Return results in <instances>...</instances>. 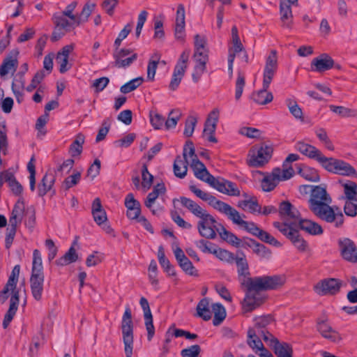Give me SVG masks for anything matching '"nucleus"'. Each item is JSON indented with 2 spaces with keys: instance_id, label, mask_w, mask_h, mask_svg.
I'll return each mask as SVG.
<instances>
[{
  "instance_id": "obj_61",
  "label": "nucleus",
  "mask_w": 357,
  "mask_h": 357,
  "mask_svg": "<svg viewBox=\"0 0 357 357\" xmlns=\"http://www.w3.org/2000/svg\"><path fill=\"white\" fill-rule=\"evenodd\" d=\"M142 185L145 188H150L153 183V176L150 174L148 171V167L146 164L142 165Z\"/></svg>"
},
{
  "instance_id": "obj_32",
  "label": "nucleus",
  "mask_w": 357,
  "mask_h": 357,
  "mask_svg": "<svg viewBox=\"0 0 357 357\" xmlns=\"http://www.w3.org/2000/svg\"><path fill=\"white\" fill-rule=\"evenodd\" d=\"M257 333V331H256L255 328H250L248 330L247 343L256 354H258L257 351H261L265 347Z\"/></svg>"
},
{
  "instance_id": "obj_63",
  "label": "nucleus",
  "mask_w": 357,
  "mask_h": 357,
  "mask_svg": "<svg viewBox=\"0 0 357 357\" xmlns=\"http://www.w3.org/2000/svg\"><path fill=\"white\" fill-rule=\"evenodd\" d=\"M201 353V347L198 344L192 345L181 351L182 357H198Z\"/></svg>"
},
{
  "instance_id": "obj_13",
  "label": "nucleus",
  "mask_w": 357,
  "mask_h": 357,
  "mask_svg": "<svg viewBox=\"0 0 357 357\" xmlns=\"http://www.w3.org/2000/svg\"><path fill=\"white\" fill-rule=\"evenodd\" d=\"M219 111L217 109H213L209 114L204 123V128L203 130V135L207 137L208 141L213 143L218 142L215 137V132L216 130L217 123L218 121Z\"/></svg>"
},
{
  "instance_id": "obj_35",
  "label": "nucleus",
  "mask_w": 357,
  "mask_h": 357,
  "mask_svg": "<svg viewBox=\"0 0 357 357\" xmlns=\"http://www.w3.org/2000/svg\"><path fill=\"white\" fill-rule=\"evenodd\" d=\"M197 316L204 321H208L211 318V312L209 307V301L206 298H202L197 305Z\"/></svg>"
},
{
  "instance_id": "obj_36",
  "label": "nucleus",
  "mask_w": 357,
  "mask_h": 357,
  "mask_svg": "<svg viewBox=\"0 0 357 357\" xmlns=\"http://www.w3.org/2000/svg\"><path fill=\"white\" fill-rule=\"evenodd\" d=\"M290 238L289 240L294 245L296 249L300 252H305L308 247L307 242L300 234L299 231L296 229L293 234H289Z\"/></svg>"
},
{
  "instance_id": "obj_3",
  "label": "nucleus",
  "mask_w": 357,
  "mask_h": 357,
  "mask_svg": "<svg viewBox=\"0 0 357 357\" xmlns=\"http://www.w3.org/2000/svg\"><path fill=\"white\" fill-rule=\"evenodd\" d=\"M189 189L197 197L204 202H207L213 208L227 215L228 219L231 220L234 224L238 226L243 225L244 220H242L241 215L238 211L231 207L229 204L218 199L215 196L208 192L202 191L195 185H190Z\"/></svg>"
},
{
  "instance_id": "obj_21",
  "label": "nucleus",
  "mask_w": 357,
  "mask_h": 357,
  "mask_svg": "<svg viewBox=\"0 0 357 357\" xmlns=\"http://www.w3.org/2000/svg\"><path fill=\"white\" fill-rule=\"evenodd\" d=\"M19 52L17 50L11 51L8 55L3 59L0 66V76L4 77L10 71L15 72L18 66L17 56Z\"/></svg>"
},
{
  "instance_id": "obj_12",
  "label": "nucleus",
  "mask_w": 357,
  "mask_h": 357,
  "mask_svg": "<svg viewBox=\"0 0 357 357\" xmlns=\"http://www.w3.org/2000/svg\"><path fill=\"white\" fill-rule=\"evenodd\" d=\"M295 149L301 154L310 159L316 160L321 165L325 155L314 146L299 141L296 143Z\"/></svg>"
},
{
  "instance_id": "obj_54",
  "label": "nucleus",
  "mask_w": 357,
  "mask_h": 357,
  "mask_svg": "<svg viewBox=\"0 0 357 357\" xmlns=\"http://www.w3.org/2000/svg\"><path fill=\"white\" fill-rule=\"evenodd\" d=\"M195 245L202 252L213 255L217 248L215 244L204 239L196 241Z\"/></svg>"
},
{
  "instance_id": "obj_40",
  "label": "nucleus",
  "mask_w": 357,
  "mask_h": 357,
  "mask_svg": "<svg viewBox=\"0 0 357 357\" xmlns=\"http://www.w3.org/2000/svg\"><path fill=\"white\" fill-rule=\"evenodd\" d=\"M95 8H96L95 3H86L84 6L80 14L79 15H77L76 20L75 21V25L78 26L81 24L87 22L89 17L91 15L92 12L94 10Z\"/></svg>"
},
{
  "instance_id": "obj_8",
  "label": "nucleus",
  "mask_w": 357,
  "mask_h": 357,
  "mask_svg": "<svg viewBox=\"0 0 357 357\" xmlns=\"http://www.w3.org/2000/svg\"><path fill=\"white\" fill-rule=\"evenodd\" d=\"M303 189L305 192L310 190V197L308 201L309 208L317 206L324 203L332 202V199L328 194L325 188L320 185L312 186L310 185H301L300 190Z\"/></svg>"
},
{
  "instance_id": "obj_26",
  "label": "nucleus",
  "mask_w": 357,
  "mask_h": 357,
  "mask_svg": "<svg viewBox=\"0 0 357 357\" xmlns=\"http://www.w3.org/2000/svg\"><path fill=\"white\" fill-rule=\"evenodd\" d=\"M24 209V200L23 197H20L12 210L11 215L9 218L10 225L17 226V225L22 222Z\"/></svg>"
},
{
  "instance_id": "obj_43",
  "label": "nucleus",
  "mask_w": 357,
  "mask_h": 357,
  "mask_svg": "<svg viewBox=\"0 0 357 357\" xmlns=\"http://www.w3.org/2000/svg\"><path fill=\"white\" fill-rule=\"evenodd\" d=\"M346 199L357 201V183L348 181L342 184Z\"/></svg>"
},
{
  "instance_id": "obj_22",
  "label": "nucleus",
  "mask_w": 357,
  "mask_h": 357,
  "mask_svg": "<svg viewBox=\"0 0 357 357\" xmlns=\"http://www.w3.org/2000/svg\"><path fill=\"white\" fill-rule=\"evenodd\" d=\"M20 302V291H15L13 292V294L11 295L10 299V306L6 312V314L4 315V318L3 320L2 326L3 328H6L11 321L13 320V317H15L17 310L18 309Z\"/></svg>"
},
{
  "instance_id": "obj_42",
  "label": "nucleus",
  "mask_w": 357,
  "mask_h": 357,
  "mask_svg": "<svg viewBox=\"0 0 357 357\" xmlns=\"http://www.w3.org/2000/svg\"><path fill=\"white\" fill-rule=\"evenodd\" d=\"M212 310L214 312L213 324L215 326H219L226 317L225 308L220 303H214L212 305Z\"/></svg>"
},
{
  "instance_id": "obj_56",
  "label": "nucleus",
  "mask_w": 357,
  "mask_h": 357,
  "mask_svg": "<svg viewBox=\"0 0 357 357\" xmlns=\"http://www.w3.org/2000/svg\"><path fill=\"white\" fill-rule=\"evenodd\" d=\"M257 237L259 238L261 241L274 245L275 247L281 246V243L277 239H275L267 231L262 230L261 229H260L259 231L258 232Z\"/></svg>"
},
{
  "instance_id": "obj_55",
  "label": "nucleus",
  "mask_w": 357,
  "mask_h": 357,
  "mask_svg": "<svg viewBox=\"0 0 357 357\" xmlns=\"http://www.w3.org/2000/svg\"><path fill=\"white\" fill-rule=\"evenodd\" d=\"M286 104L289 108L290 113L298 119L303 120V112L297 102L291 99H287Z\"/></svg>"
},
{
  "instance_id": "obj_53",
  "label": "nucleus",
  "mask_w": 357,
  "mask_h": 357,
  "mask_svg": "<svg viewBox=\"0 0 357 357\" xmlns=\"http://www.w3.org/2000/svg\"><path fill=\"white\" fill-rule=\"evenodd\" d=\"M213 255L219 259L229 263H232L235 259V256L232 252L218 246L213 252Z\"/></svg>"
},
{
  "instance_id": "obj_27",
  "label": "nucleus",
  "mask_w": 357,
  "mask_h": 357,
  "mask_svg": "<svg viewBox=\"0 0 357 357\" xmlns=\"http://www.w3.org/2000/svg\"><path fill=\"white\" fill-rule=\"evenodd\" d=\"M280 173L281 169L280 168H275L271 174L266 176L261 181L262 190L265 192L273 190L279 182Z\"/></svg>"
},
{
  "instance_id": "obj_18",
  "label": "nucleus",
  "mask_w": 357,
  "mask_h": 357,
  "mask_svg": "<svg viewBox=\"0 0 357 357\" xmlns=\"http://www.w3.org/2000/svg\"><path fill=\"white\" fill-rule=\"evenodd\" d=\"M279 213L282 217H287L292 225H297L301 215L298 210L289 201H283L279 206Z\"/></svg>"
},
{
  "instance_id": "obj_10",
  "label": "nucleus",
  "mask_w": 357,
  "mask_h": 357,
  "mask_svg": "<svg viewBox=\"0 0 357 357\" xmlns=\"http://www.w3.org/2000/svg\"><path fill=\"white\" fill-rule=\"evenodd\" d=\"M215 218L209 213L205 215L197 223L199 234L208 239H214L216 237V228H220Z\"/></svg>"
},
{
  "instance_id": "obj_33",
  "label": "nucleus",
  "mask_w": 357,
  "mask_h": 357,
  "mask_svg": "<svg viewBox=\"0 0 357 357\" xmlns=\"http://www.w3.org/2000/svg\"><path fill=\"white\" fill-rule=\"evenodd\" d=\"M220 228H216L220 238L236 248H239L241 239L234 234L227 231L223 225L219 224Z\"/></svg>"
},
{
  "instance_id": "obj_5",
  "label": "nucleus",
  "mask_w": 357,
  "mask_h": 357,
  "mask_svg": "<svg viewBox=\"0 0 357 357\" xmlns=\"http://www.w3.org/2000/svg\"><path fill=\"white\" fill-rule=\"evenodd\" d=\"M321 166L327 172L333 174L357 178V171L356 169L349 163L342 160L325 156Z\"/></svg>"
},
{
  "instance_id": "obj_62",
  "label": "nucleus",
  "mask_w": 357,
  "mask_h": 357,
  "mask_svg": "<svg viewBox=\"0 0 357 357\" xmlns=\"http://www.w3.org/2000/svg\"><path fill=\"white\" fill-rule=\"evenodd\" d=\"M111 123L109 119H105L102 123V127L99 129L98 135L96 138V142L102 141L107 136L109 129Z\"/></svg>"
},
{
  "instance_id": "obj_1",
  "label": "nucleus",
  "mask_w": 357,
  "mask_h": 357,
  "mask_svg": "<svg viewBox=\"0 0 357 357\" xmlns=\"http://www.w3.org/2000/svg\"><path fill=\"white\" fill-rule=\"evenodd\" d=\"M284 282V278L278 275L253 278L252 282H249L250 287L246 291L243 301V310L252 312L259 307L265 301V297L261 294V291L277 289L281 287Z\"/></svg>"
},
{
  "instance_id": "obj_59",
  "label": "nucleus",
  "mask_w": 357,
  "mask_h": 357,
  "mask_svg": "<svg viewBox=\"0 0 357 357\" xmlns=\"http://www.w3.org/2000/svg\"><path fill=\"white\" fill-rule=\"evenodd\" d=\"M149 116L151 123L155 129L158 130L163 126L165 119L162 115L155 111H151Z\"/></svg>"
},
{
  "instance_id": "obj_48",
  "label": "nucleus",
  "mask_w": 357,
  "mask_h": 357,
  "mask_svg": "<svg viewBox=\"0 0 357 357\" xmlns=\"http://www.w3.org/2000/svg\"><path fill=\"white\" fill-rule=\"evenodd\" d=\"M208 184L212 188H215V190H217L218 191H219L221 193L227 195V193L228 192V190L226 189V186H227L226 183L227 181V179H225L221 177L215 178V176H211V180L209 178V179H208Z\"/></svg>"
},
{
  "instance_id": "obj_15",
  "label": "nucleus",
  "mask_w": 357,
  "mask_h": 357,
  "mask_svg": "<svg viewBox=\"0 0 357 357\" xmlns=\"http://www.w3.org/2000/svg\"><path fill=\"white\" fill-rule=\"evenodd\" d=\"M273 153L272 147L264 145L261 146L257 155H252L248 161V165L250 167H262L264 164L267 163L271 158Z\"/></svg>"
},
{
  "instance_id": "obj_30",
  "label": "nucleus",
  "mask_w": 357,
  "mask_h": 357,
  "mask_svg": "<svg viewBox=\"0 0 357 357\" xmlns=\"http://www.w3.org/2000/svg\"><path fill=\"white\" fill-rule=\"evenodd\" d=\"M68 18L61 13H56L52 16V21L55 26L63 29L66 31H70L77 26L74 21L69 20Z\"/></svg>"
},
{
  "instance_id": "obj_37",
  "label": "nucleus",
  "mask_w": 357,
  "mask_h": 357,
  "mask_svg": "<svg viewBox=\"0 0 357 357\" xmlns=\"http://www.w3.org/2000/svg\"><path fill=\"white\" fill-rule=\"evenodd\" d=\"M78 259V255L75 248L72 245L66 254L56 261L58 266H66L75 262Z\"/></svg>"
},
{
  "instance_id": "obj_39",
  "label": "nucleus",
  "mask_w": 357,
  "mask_h": 357,
  "mask_svg": "<svg viewBox=\"0 0 357 357\" xmlns=\"http://www.w3.org/2000/svg\"><path fill=\"white\" fill-rule=\"evenodd\" d=\"M94 221L99 225L101 226L102 229L107 234H112L114 232L113 229L107 223V218L105 211H102L101 213L93 212L92 213Z\"/></svg>"
},
{
  "instance_id": "obj_14",
  "label": "nucleus",
  "mask_w": 357,
  "mask_h": 357,
  "mask_svg": "<svg viewBox=\"0 0 357 357\" xmlns=\"http://www.w3.org/2000/svg\"><path fill=\"white\" fill-rule=\"evenodd\" d=\"M341 255L343 259L351 263L357 262V248L351 239L344 238L339 241Z\"/></svg>"
},
{
  "instance_id": "obj_52",
  "label": "nucleus",
  "mask_w": 357,
  "mask_h": 357,
  "mask_svg": "<svg viewBox=\"0 0 357 357\" xmlns=\"http://www.w3.org/2000/svg\"><path fill=\"white\" fill-rule=\"evenodd\" d=\"M181 113L179 109H172L168 116V119L165 121L166 129L175 128L180 119Z\"/></svg>"
},
{
  "instance_id": "obj_9",
  "label": "nucleus",
  "mask_w": 357,
  "mask_h": 357,
  "mask_svg": "<svg viewBox=\"0 0 357 357\" xmlns=\"http://www.w3.org/2000/svg\"><path fill=\"white\" fill-rule=\"evenodd\" d=\"M234 261L237 266V272L238 280L241 283L242 288L245 291L248 290L250 287L249 282H252L253 278L250 277L249 271L248 264L243 252H241L240 255L235 257Z\"/></svg>"
},
{
  "instance_id": "obj_2",
  "label": "nucleus",
  "mask_w": 357,
  "mask_h": 357,
  "mask_svg": "<svg viewBox=\"0 0 357 357\" xmlns=\"http://www.w3.org/2000/svg\"><path fill=\"white\" fill-rule=\"evenodd\" d=\"M278 69V57L276 50H271L270 54L266 60L263 75V88L259 91L252 94L254 101L259 105H266L271 102L273 99L271 92L268 91V89L275 73Z\"/></svg>"
},
{
  "instance_id": "obj_29",
  "label": "nucleus",
  "mask_w": 357,
  "mask_h": 357,
  "mask_svg": "<svg viewBox=\"0 0 357 357\" xmlns=\"http://www.w3.org/2000/svg\"><path fill=\"white\" fill-rule=\"evenodd\" d=\"M290 4H287L285 0H280V20L282 22V26L286 28H291L293 15Z\"/></svg>"
},
{
  "instance_id": "obj_46",
  "label": "nucleus",
  "mask_w": 357,
  "mask_h": 357,
  "mask_svg": "<svg viewBox=\"0 0 357 357\" xmlns=\"http://www.w3.org/2000/svg\"><path fill=\"white\" fill-rule=\"evenodd\" d=\"M185 71L183 70L182 67H180L179 66H175L172 77L169 86L171 90L174 91L178 88L185 74Z\"/></svg>"
},
{
  "instance_id": "obj_4",
  "label": "nucleus",
  "mask_w": 357,
  "mask_h": 357,
  "mask_svg": "<svg viewBox=\"0 0 357 357\" xmlns=\"http://www.w3.org/2000/svg\"><path fill=\"white\" fill-rule=\"evenodd\" d=\"M331 202H326L310 208L312 213L322 221L334 223L335 227H341L344 223V215L342 212L335 213L330 206Z\"/></svg>"
},
{
  "instance_id": "obj_7",
  "label": "nucleus",
  "mask_w": 357,
  "mask_h": 357,
  "mask_svg": "<svg viewBox=\"0 0 357 357\" xmlns=\"http://www.w3.org/2000/svg\"><path fill=\"white\" fill-rule=\"evenodd\" d=\"M123 39L117 37L114 41V46L115 47L113 53L114 59V65L117 68H126L129 67L134 61L137 59V54L134 53L131 49L121 48L119 47Z\"/></svg>"
},
{
  "instance_id": "obj_51",
  "label": "nucleus",
  "mask_w": 357,
  "mask_h": 357,
  "mask_svg": "<svg viewBox=\"0 0 357 357\" xmlns=\"http://www.w3.org/2000/svg\"><path fill=\"white\" fill-rule=\"evenodd\" d=\"M143 81L144 79L142 77L135 78L121 86L120 91L123 93H128L139 87L142 84Z\"/></svg>"
},
{
  "instance_id": "obj_44",
  "label": "nucleus",
  "mask_w": 357,
  "mask_h": 357,
  "mask_svg": "<svg viewBox=\"0 0 357 357\" xmlns=\"http://www.w3.org/2000/svg\"><path fill=\"white\" fill-rule=\"evenodd\" d=\"M273 226L275 228L278 229L288 239L290 238L289 234H293L297 227V225H292L291 222L290 221L289 222H274Z\"/></svg>"
},
{
  "instance_id": "obj_16",
  "label": "nucleus",
  "mask_w": 357,
  "mask_h": 357,
  "mask_svg": "<svg viewBox=\"0 0 357 357\" xmlns=\"http://www.w3.org/2000/svg\"><path fill=\"white\" fill-rule=\"evenodd\" d=\"M335 61L328 54H321L312 59L310 65L311 70L322 73L331 69Z\"/></svg>"
},
{
  "instance_id": "obj_49",
  "label": "nucleus",
  "mask_w": 357,
  "mask_h": 357,
  "mask_svg": "<svg viewBox=\"0 0 357 357\" xmlns=\"http://www.w3.org/2000/svg\"><path fill=\"white\" fill-rule=\"evenodd\" d=\"M317 329L323 337L330 340H334L336 332L326 321H321L317 323Z\"/></svg>"
},
{
  "instance_id": "obj_41",
  "label": "nucleus",
  "mask_w": 357,
  "mask_h": 357,
  "mask_svg": "<svg viewBox=\"0 0 357 357\" xmlns=\"http://www.w3.org/2000/svg\"><path fill=\"white\" fill-rule=\"evenodd\" d=\"M25 79L24 76L22 74H16L12 82L11 88L13 93L15 94L17 100H19V96L22 97L23 93L20 91L21 89H24Z\"/></svg>"
},
{
  "instance_id": "obj_64",
  "label": "nucleus",
  "mask_w": 357,
  "mask_h": 357,
  "mask_svg": "<svg viewBox=\"0 0 357 357\" xmlns=\"http://www.w3.org/2000/svg\"><path fill=\"white\" fill-rule=\"evenodd\" d=\"M344 211L348 216L357 215V201L347 199L344 206Z\"/></svg>"
},
{
  "instance_id": "obj_38",
  "label": "nucleus",
  "mask_w": 357,
  "mask_h": 357,
  "mask_svg": "<svg viewBox=\"0 0 357 357\" xmlns=\"http://www.w3.org/2000/svg\"><path fill=\"white\" fill-rule=\"evenodd\" d=\"M31 275H44L41 254L37 249L33 252Z\"/></svg>"
},
{
  "instance_id": "obj_34",
  "label": "nucleus",
  "mask_w": 357,
  "mask_h": 357,
  "mask_svg": "<svg viewBox=\"0 0 357 357\" xmlns=\"http://www.w3.org/2000/svg\"><path fill=\"white\" fill-rule=\"evenodd\" d=\"M275 344L273 349L278 357H292V348L289 344L286 342L280 343L278 339L273 340Z\"/></svg>"
},
{
  "instance_id": "obj_47",
  "label": "nucleus",
  "mask_w": 357,
  "mask_h": 357,
  "mask_svg": "<svg viewBox=\"0 0 357 357\" xmlns=\"http://www.w3.org/2000/svg\"><path fill=\"white\" fill-rule=\"evenodd\" d=\"M299 173L302 177L307 181L312 182H319L320 181L319 172L314 168L305 167L303 169H300Z\"/></svg>"
},
{
  "instance_id": "obj_20",
  "label": "nucleus",
  "mask_w": 357,
  "mask_h": 357,
  "mask_svg": "<svg viewBox=\"0 0 357 357\" xmlns=\"http://www.w3.org/2000/svg\"><path fill=\"white\" fill-rule=\"evenodd\" d=\"M125 206L127 208V217L130 220H136L138 222L141 217V205L139 202L134 198L132 193L126 196Z\"/></svg>"
},
{
  "instance_id": "obj_57",
  "label": "nucleus",
  "mask_w": 357,
  "mask_h": 357,
  "mask_svg": "<svg viewBox=\"0 0 357 357\" xmlns=\"http://www.w3.org/2000/svg\"><path fill=\"white\" fill-rule=\"evenodd\" d=\"M81 179V174L80 172H76L75 174L68 176L63 181L61 188L64 190H68L73 186L77 185Z\"/></svg>"
},
{
  "instance_id": "obj_23",
  "label": "nucleus",
  "mask_w": 357,
  "mask_h": 357,
  "mask_svg": "<svg viewBox=\"0 0 357 357\" xmlns=\"http://www.w3.org/2000/svg\"><path fill=\"white\" fill-rule=\"evenodd\" d=\"M44 280V275H31L30 277L31 294L37 301H40L43 298Z\"/></svg>"
},
{
  "instance_id": "obj_60",
  "label": "nucleus",
  "mask_w": 357,
  "mask_h": 357,
  "mask_svg": "<svg viewBox=\"0 0 357 357\" xmlns=\"http://www.w3.org/2000/svg\"><path fill=\"white\" fill-rule=\"evenodd\" d=\"M245 84V81L243 74L241 72H238L235 87V98L236 100H238L241 98Z\"/></svg>"
},
{
  "instance_id": "obj_11",
  "label": "nucleus",
  "mask_w": 357,
  "mask_h": 357,
  "mask_svg": "<svg viewBox=\"0 0 357 357\" xmlns=\"http://www.w3.org/2000/svg\"><path fill=\"white\" fill-rule=\"evenodd\" d=\"M342 285V280L336 278H327L322 280L315 286V291L321 296L327 294L335 295L337 294Z\"/></svg>"
},
{
  "instance_id": "obj_50",
  "label": "nucleus",
  "mask_w": 357,
  "mask_h": 357,
  "mask_svg": "<svg viewBox=\"0 0 357 357\" xmlns=\"http://www.w3.org/2000/svg\"><path fill=\"white\" fill-rule=\"evenodd\" d=\"M329 108L331 112L340 115L342 117H350L357 115V112L356 110L343 106L331 105H329Z\"/></svg>"
},
{
  "instance_id": "obj_58",
  "label": "nucleus",
  "mask_w": 357,
  "mask_h": 357,
  "mask_svg": "<svg viewBox=\"0 0 357 357\" xmlns=\"http://www.w3.org/2000/svg\"><path fill=\"white\" fill-rule=\"evenodd\" d=\"M273 321V317L271 315H264L254 319L255 328L257 329V331L265 330V328L269 325Z\"/></svg>"
},
{
  "instance_id": "obj_6",
  "label": "nucleus",
  "mask_w": 357,
  "mask_h": 357,
  "mask_svg": "<svg viewBox=\"0 0 357 357\" xmlns=\"http://www.w3.org/2000/svg\"><path fill=\"white\" fill-rule=\"evenodd\" d=\"M121 330L125 345L126 356V357H131L133 346V324L132 321V312L129 305L126 307L122 317Z\"/></svg>"
},
{
  "instance_id": "obj_24",
  "label": "nucleus",
  "mask_w": 357,
  "mask_h": 357,
  "mask_svg": "<svg viewBox=\"0 0 357 357\" xmlns=\"http://www.w3.org/2000/svg\"><path fill=\"white\" fill-rule=\"evenodd\" d=\"M297 227L300 229L312 236L321 235L324 233V229L319 224L311 220L303 218L298 222Z\"/></svg>"
},
{
  "instance_id": "obj_19",
  "label": "nucleus",
  "mask_w": 357,
  "mask_h": 357,
  "mask_svg": "<svg viewBox=\"0 0 357 357\" xmlns=\"http://www.w3.org/2000/svg\"><path fill=\"white\" fill-rule=\"evenodd\" d=\"M174 252L179 266L186 274L193 276L198 275L197 271L181 248L177 247Z\"/></svg>"
},
{
  "instance_id": "obj_28",
  "label": "nucleus",
  "mask_w": 357,
  "mask_h": 357,
  "mask_svg": "<svg viewBox=\"0 0 357 357\" xmlns=\"http://www.w3.org/2000/svg\"><path fill=\"white\" fill-rule=\"evenodd\" d=\"M179 201L183 206L188 208L195 216L200 219L204 217L205 215L208 214L206 210L189 198L181 197Z\"/></svg>"
},
{
  "instance_id": "obj_17",
  "label": "nucleus",
  "mask_w": 357,
  "mask_h": 357,
  "mask_svg": "<svg viewBox=\"0 0 357 357\" xmlns=\"http://www.w3.org/2000/svg\"><path fill=\"white\" fill-rule=\"evenodd\" d=\"M139 304L144 312V324L147 331V339L151 341L155 334V328L153 323V316L147 299L142 297Z\"/></svg>"
},
{
  "instance_id": "obj_25",
  "label": "nucleus",
  "mask_w": 357,
  "mask_h": 357,
  "mask_svg": "<svg viewBox=\"0 0 357 357\" xmlns=\"http://www.w3.org/2000/svg\"><path fill=\"white\" fill-rule=\"evenodd\" d=\"M55 177L52 174L46 173L38 185V195L40 197H44L48 192L51 191L52 195H55V190H52L55 183Z\"/></svg>"
},
{
  "instance_id": "obj_45",
  "label": "nucleus",
  "mask_w": 357,
  "mask_h": 357,
  "mask_svg": "<svg viewBox=\"0 0 357 357\" xmlns=\"http://www.w3.org/2000/svg\"><path fill=\"white\" fill-rule=\"evenodd\" d=\"M231 38L233 49H229V54H234L235 56L236 53L242 52L244 49L238 36V29L236 26L231 28Z\"/></svg>"
},
{
  "instance_id": "obj_31",
  "label": "nucleus",
  "mask_w": 357,
  "mask_h": 357,
  "mask_svg": "<svg viewBox=\"0 0 357 357\" xmlns=\"http://www.w3.org/2000/svg\"><path fill=\"white\" fill-rule=\"evenodd\" d=\"M188 159H183L180 155H177L173 165L174 175L180 178H183L188 172Z\"/></svg>"
}]
</instances>
